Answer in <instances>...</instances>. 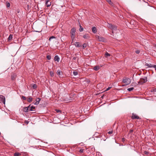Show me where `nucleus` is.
Here are the masks:
<instances>
[{"instance_id": "nucleus-1", "label": "nucleus", "mask_w": 156, "mask_h": 156, "mask_svg": "<svg viewBox=\"0 0 156 156\" xmlns=\"http://www.w3.org/2000/svg\"><path fill=\"white\" fill-rule=\"evenodd\" d=\"M147 81V77L146 76H144L143 78H141L139 81L138 82V83L142 84L146 82Z\"/></svg>"}, {"instance_id": "nucleus-2", "label": "nucleus", "mask_w": 156, "mask_h": 156, "mask_svg": "<svg viewBox=\"0 0 156 156\" xmlns=\"http://www.w3.org/2000/svg\"><path fill=\"white\" fill-rule=\"evenodd\" d=\"M108 27L112 30H116L117 29V27L112 24L108 23Z\"/></svg>"}, {"instance_id": "nucleus-3", "label": "nucleus", "mask_w": 156, "mask_h": 156, "mask_svg": "<svg viewBox=\"0 0 156 156\" xmlns=\"http://www.w3.org/2000/svg\"><path fill=\"white\" fill-rule=\"evenodd\" d=\"M123 83H125L126 85H129L131 83V80L129 78H126L123 80Z\"/></svg>"}, {"instance_id": "nucleus-4", "label": "nucleus", "mask_w": 156, "mask_h": 156, "mask_svg": "<svg viewBox=\"0 0 156 156\" xmlns=\"http://www.w3.org/2000/svg\"><path fill=\"white\" fill-rule=\"evenodd\" d=\"M0 102H2L4 104H5V98L2 95H0Z\"/></svg>"}, {"instance_id": "nucleus-5", "label": "nucleus", "mask_w": 156, "mask_h": 156, "mask_svg": "<svg viewBox=\"0 0 156 156\" xmlns=\"http://www.w3.org/2000/svg\"><path fill=\"white\" fill-rule=\"evenodd\" d=\"M131 118L133 119H140V117L138 116L134 113H133L132 114Z\"/></svg>"}, {"instance_id": "nucleus-6", "label": "nucleus", "mask_w": 156, "mask_h": 156, "mask_svg": "<svg viewBox=\"0 0 156 156\" xmlns=\"http://www.w3.org/2000/svg\"><path fill=\"white\" fill-rule=\"evenodd\" d=\"M98 39L99 41L102 42H104L105 40V38L103 37H100L99 36H98Z\"/></svg>"}, {"instance_id": "nucleus-7", "label": "nucleus", "mask_w": 156, "mask_h": 156, "mask_svg": "<svg viewBox=\"0 0 156 156\" xmlns=\"http://www.w3.org/2000/svg\"><path fill=\"white\" fill-rule=\"evenodd\" d=\"M30 106V105L28 107L24 108H23V111L26 112L30 111L29 108Z\"/></svg>"}, {"instance_id": "nucleus-8", "label": "nucleus", "mask_w": 156, "mask_h": 156, "mask_svg": "<svg viewBox=\"0 0 156 156\" xmlns=\"http://www.w3.org/2000/svg\"><path fill=\"white\" fill-rule=\"evenodd\" d=\"M16 75L15 73H12L11 75V80H15V78L16 77Z\"/></svg>"}, {"instance_id": "nucleus-9", "label": "nucleus", "mask_w": 156, "mask_h": 156, "mask_svg": "<svg viewBox=\"0 0 156 156\" xmlns=\"http://www.w3.org/2000/svg\"><path fill=\"white\" fill-rule=\"evenodd\" d=\"M76 31V29L75 28L73 27L72 28L71 30L70 33L71 34H75Z\"/></svg>"}, {"instance_id": "nucleus-10", "label": "nucleus", "mask_w": 156, "mask_h": 156, "mask_svg": "<svg viewBox=\"0 0 156 156\" xmlns=\"http://www.w3.org/2000/svg\"><path fill=\"white\" fill-rule=\"evenodd\" d=\"M83 37L85 39H87L90 38V36L89 34H86L83 35Z\"/></svg>"}, {"instance_id": "nucleus-11", "label": "nucleus", "mask_w": 156, "mask_h": 156, "mask_svg": "<svg viewBox=\"0 0 156 156\" xmlns=\"http://www.w3.org/2000/svg\"><path fill=\"white\" fill-rule=\"evenodd\" d=\"M91 30L92 32L94 34L97 33V29L95 27H93L91 28Z\"/></svg>"}, {"instance_id": "nucleus-12", "label": "nucleus", "mask_w": 156, "mask_h": 156, "mask_svg": "<svg viewBox=\"0 0 156 156\" xmlns=\"http://www.w3.org/2000/svg\"><path fill=\"white\" fill-rule=\"evenodd\" d=\"M154 65H152L151 64L146 63L145 65L146 66H147L148 67H153Z\"/></svg>"}, {"instance_id": "nucleus-13", "label": "nucleus", "mask_w": 156, "mask_h": 156, "mask_svg": "<svg viewBox=\"0 0 156 156\" xmlns=\"http://www.w3.org/2000/svg\"><path fill=\"white\" fill-rule=\"evenodd\" d=\"M60 58L58 55H56L54 57V60L55 61H57L58 62L59 61Z\"/></svg>"}, {"instance_id": "nucleus-14", "label": "nucleus", "mask_w": 156, "mask_h": 156, "mask_svg": "<svg viewBox=\"0 0 156 156\" xmlns=\"http://www.w3.org/2000/svg\"><path fill=\"white\" fill-rule=\"evenodd\" d=\"M75 45L78 47H80L82 46L80 44V43L77 42H75Z\"/></svg>"}, {"instance_id": "nucleus-15", "label": "nucleus", "mask_w": 156, "mask_h": 156, "mask_svg": "<svg viewBox=\"0 0 156 156\" xmlns=\"http://www.w3.org/2000/svg\"><path fill=\"white\" fill-rule=\"evenodd\" d=\"M49 0H46L45 4L47 5V7H48L50 6L51 5V2H50L49 4H48V2H49Z\"/></svg>"}, {"instance_id": "nucleus-16", "label": "nucleus", "mask_w": 156, "mask_h": 156, "mask_svg": "<svg viewBox=\"0 0 156 156\" xmlns=\"http://www.w3.org/2000/svg\"><path fill=\"white\" fill-rule=\"evenodd\" d=\"M5 5H6V6L7 8L9 7L10 6V3L8 1H7V2H5Z\"/></svg>"}, {"instance_id": "nucleus-17", "label": "nucleus", "mask_w": 156, "mask_h": 156, "mask_svg": "<svg viewBox=\"0 0 156 156\" xmlns=\"http://www.w3.org/2000/svg\"><path fill=\"white\" fill-rule=\"evenodd\" d=\"M57 74L58 75H61L62 74V72L61 71L58 70L57 72Z\"/></svg>"}, {"instance_id": "nucleus-18", "label": "nucleus", "mask_w": 156, "mask_h": 156, "mask_svg": "<svg viewBox=\"0 0 156 156\" xmlns=\"http://www.w3.org/2000/svg\"><path fill=\"white\" fill-rule=\"evenodd\" d=\"M100 68V67L99 66H96L94 67V69L95 70L97 71Z\"/></svg>"}, {"instance_id": "nucleus-19", "label": "nucleus", "mask_w": 156, "mask_h": 156, "mask_svg": "<svg viewBox=\"0 0 156 156\" xmlns=\"http://www.w3.org/2000/svg\"><path fill=\"white\" fill-rule=\"evenodd\" d=\"M110 5H113V3L111 0H106Z\"/></svg>"}, {"instance_id": "nucleus-20", "label": "nucleus", "mask_w": 156, "mask_h": 156, "mask_svg": "<svg viewBox=\"0 0 156 156\" xmlns=\"http://www.w3.org/2000/svg\"><path fill=\"white\" fill-rule=\"evenodd\" d=\"M83 28L82 27L81 25H80V28L79 29V30L80 32H81L83 31Z\"/></svg>"}, {"instance_id": "nucleus-21", "label": "nucleus", "mask_w": 156, "mask_h": 156, "mask_svg": "<svg viewBox=\"0 0 156 156\" xmlns=\"http://www.w3.org/2000/svg\"><path fill=\"white\" fill-rule=\"evenodd\" d=\"M21 154L19 152H16L14 154V156H19L21 155Z\"/></svg>"}, {"instance_id": "nucleus-22", "label": "nucleus", "mask_w": 156, "mask_h": 156, "mask_svg": "<svg viewBox=\"0 0 156 156\" xmlns=\"http://www.w3.org/2000/svg\"><path fill=\"white\" fill-rule=\"evenodd\" d=\"M35 108V107L32 106H31L30 108H29V111H32L33 110V109H34Z\"/></svg>"}, {"instance_id": "nucleus-23", "label": "nucleus", "mask_w": 156, "mask_h": 156, "mask_svg": "<svg viewBox=\"0 0 156 156\" xmlns=\"http://www.w3.org/2000/svg\"><path fill=\"white\" fill-rule=\"evenodd\" d=\"M12 38V35L11 34H10L9 35V37L8 38V40L9 41L11 40Z\"/></svg>"}, {"instance_id": "nucleus-24", "label": "nucleus", "mask_w": 156, "mask_h": 156, "mask_svg": "<svg viewBox=\"0 0 156 156\" xmlns=\"http://www.w3.org/2000/svg\"><path fill=\"white\" fill-rule=\"evenodd\" d=\"M32 98L31 97H29L28 98V99H27V101L29 102H32Z\"/></svg>"}, {"instance_id": "nucleus-25", "label": "nucleus", "mask_w": 156, "mask_h": 156, "mask_svg": "<svg viewBox=\"0 0 156 156\" xmlns=\"http://www.w3.org/2000/svg\"><path fill=\"white\" fill-rule=\"evenodd\" d=\"M137 85H138V84L135 82H133L131 84L132 86L134 87L136 86Z\"/></svg>"}, {"instance_id": "nucleus-26", "label": "nucleus", "mask_w": 156, "mask_h": 156, "mask_svg": "<svg viewBox=\"0 0 156 156\" xmlns=\"http://www.w3.org/2000/svg\"><path fill=\"white\" fill-rule=\"evenodd\" d=\"M110 56V54L108 53L107 52H106L105 54V57H108Z\"/></svg>"}, {"instance_id": "nucleus-27", "label": "nucleus", "mask_w": 156, "mask_h": 156, "mask_svg": "<svg viewBox=\"0 0 156 156\" xmlns=\"http://www.w3.org/2000/svg\"><path fill=\"white\" fill-rule=\"evenodd\" d=\"M134 88L133 87L129 88L127 89V90L129 91H131L134 89Z\"/></svg>"}, {"instance_id": "nucleus-28", "label": "nucleus", "mask_w": 156, "mask_h": 156, "mask_svg": "<svg viewBox=\"0 0 156 156\" xmlns=\"http://www.w3.org/2000/svg\"><path fill=\"white\" fill-rule=\"evenodd\" d=\"M87 44L84 43L83 45V49H84L85 48L87 47Z\"/></svg>"}, {"instance_id": "nucleus-29", "label": "nucleus", "mask_w": 156, "mask_h": 156, "mask_svg": "<svg viewBox=\"0 0 156 156\" xmlns=\"http://www.w3.org/2000/svg\"><path fill=\"white\" fill-rule=\"evenodd\" d=\"M50 76H54V73L52 71H51L50 72Z\"/></svg>"}, {"instance_id": "nucleus-30", "label": "nucleus", "mask_w": 156, "mask_h": 156, "mask_svg": "<svg viewBox=\"0 0 156 156\" xmlns=\"http://www.w3.org/2000/svg\"><path fill=\"white\" fill-rule=\"evenodd\" d=\"M41 100V99L39 98H37L36 99V101L38 102L39 103V102Z\"/></svg>"}, {"instance_id": "nucleus-31", "label": "nucleus", "mask_w": 156, "mask_h": 156, "mask_svg": "<svg viewBox=\"0 0 156 156\" xmlns=\"http://www.w3.org/2000/svg\"><path fill=\"white\" fill-rule=\"evenodd\" d=\"M33 88H34V89H36L37 88V85L36 84H34L33 85Z\"/></svg>"}, {"instance_id": "nucleus-32", "label": "nucleus", "mask_w": 156, "mask_h": 156, "mask_svg": "<svg viewBox=\"0 0 156 156\" xmlns=\"http://www.w3.org/2000/svg\"><path fill=\"white\" fill-rule=\"evenodd\" d=\"M51 58V56L50 55H48L47 56V58L48 60H50Z\"/></svg>"}, {"instance_id": "nucleus-33", "label": "nucleus", "mask_w": 156, "mask_h": 156, "mask_svg": "<svg viewBox=\"0 0 156 156\" xmlns=\"http://www.w3.org/2000/svg\"><path fill=\"white\" fill-rule=\"evenodd\" d=\"M55 37L54 36H51V37H50V38H49V41H51V40L52 39H53L54 38H55Z\"/></svg>"}, {"instance_id": "nucleus-34", "label": "nucleus", "mask_w": 156, "mask_h": 156, "mask_svg": "<svg viewBox=\"0 0 156 156\" xmlns=\"http://www.w3.org/2000/svg\"><path fill=\"white\" fill-rule=\"evenodd\" d=\"M73 74L74 76H76L78 74V73L77 72H73Z\"/></svg>"}, {"instance_id": "nucleus-35", "label": "nucleus", "mask_w": 156, "mask_h": 156, "mask_svg": "<svg viewBox=\"0 0 156 156\" xmlns=\"http://www.w3.org/2000/svg\"><path fill=\"white\" fill-rule=\"evenodd\" d=\"M83 151H84V150L83 149H81L80 151H79V152H80V153H83Z\"/></svg>"}, {"instance_id": "nucleus-36", "label": "nucleus", "mask_w": 156, "mask_h": 156, "mask_svg": "<svg viewBox=\"0 0 156 156\" xmlns=\"http://www.w3.org/2000/svg\"><path fill=\"white\" fill-rule=\"evenodd\" d=\"M55 111L57 113L61 112V111L60 110H59L58 109H57L55 110Z\"/></svg>"}, {"instance_id": "nucleus-37", "label": "nucleus", "mask_w": 156, "mask_h": 156, "mask_svg": "<svg viewBox=\"0 0 156 156\" xmlns=\"http://www.w3.org/2000/svg\"><path fill=\"white\" fill-rule=\"evenodd\" d=\"M22 98L24 100H26L27 99L24 96H22Z\"/></svg>"}, {"instance_id": "nucleus-38", "label": "nucleus", "mask_w": 156, "mask_h": 156, "mask_svg": "<svg viewBox=\"0 0 156 156\" xmlns=\"http://www.w3.org/2000/svg\"><path fill=\"white\" fill-rule=\"evenodd\" d=\"M152 92H156V88H155L154 89H153L152 90Z\"/></svg>"}, {"instance_id": "nucleus-39", "label": "nucleus", "mask_w": 156, "mask_h": 156, "mask_svg": "<svg viewBox=\"0 0 156 156\" xmlns=\"http://www.w3.org/2000/svg\"><path fill=\"white\" fill-rule=\"evenodd\" d=\"M25 123L27 124L29 123V121L28 120H25L24 122Z\"/></svg>"}, {"instance_id": "nucleus-40", "label": "nucleus", "mask_w": 156, "mask_h": 156, "mask_svg": "<svg viewBox=\"0 0 156 156\" xmlns=\"http://www.w3.org/2000/svg\"><path fill=\"white\" fill-rule=\"evenodd\" d=\"M135 52L137 54H139L140 52V51L139 50H136V51H135Z\"/></svg>"}, {"instance_id": "nucleus-41", "label": "nucleus", "mask_w": 156, "mask_h": 156, "mask_svg": "<svg viewBox=\"0 0 156 156\" xmlns=\"http://www.w3.org/2000/svg\"><path fill=\"white\" fill-rule=\"evenodd\" d=\"M71 38L72 40V41L73 42L74 39L75 38V37H73V36H71Z\"/></svg>"}, {"instance_id": "nucleus-42", "label": "nucleus", "mask_w": 156, "mask_h": 156, "mask_svg": "<svg viewBox=\"0 0 156 156\" xmlns=\"http://www.w3.org/2000/svg\"><path fill=\"white\" fill-rule=\"evenodd\" d=\"M76 34H71V36L74 37H75Z\"/></svg>"}, {"instance_id": "nucleus-43", "label": "nucleus", "mask_w": 156, "mask_h": 156, "mask_svg": "<svg viewBox=\"0 0 156 156\" xmlns=\"http://www.w3.org/2000/svg\"><path fill=\"white\" fill-rule=\"evenodd\" d=\"M133 129H130L129 131V133H132L133 132Z\"/></svg>"}, {"instance_id": "nucleus-44", "label": "nucleus", "mask_w": 156, "mask_h": 156, "mask_svg": "<svg viewBox=\"0 0 156 156\" xmlns=\"http://www.w3.org/2000/svg\"><path fill=\"white\" fill-rule=\"evenodd\" d=\"M111 88V87H109L107 88L106 89V91H108Z\"/></svg>"}, {"instance_id": "nucleus-45", "label": "nucleus", "mask_w": 156, "mask_h": 156, "mask_svg": "<svg viewBox=\"0 0 156 156\" xmlns=\"http://www.w3.org/2000/svg\"><path fill=\"white\" fill-rule=\"evenodd\" d=\"M77 57H73V59L74 60H76Z\"/></svg>"}, {"instance_id": "nucleus-46", "label": "nucleus", "mask_w": 156, "mask_h": 156, "mask_svg": "<svg viewBox=\"0 0 156 156\" xmlns=\"http://www.w3.org/2000/svg\"><path fill=\"white\" fill-rule=\"evenodd\" d=\"M39 103L38 102H37L36 101V102H35V103H34V105H37L38 104H39Z\"/></svg>"}, {"instance_id": "nucleus-47", "label": "nucleus", "mask_w": 156, "mask_h": 156, "mask_svg": "<svg viewBox=\"0 0 156 156\" xmlns=\"http://www.w3.org/2000/svg\"><path fill=\"white\" fill-rule=\"evenodd\" d=\"M112 131H109L108 132V133L110 134H112Z\"/></svg>"}, {"instance_id": "nucleus-48", "label": "nucleus", "mask_w": 156, "mask_h": 156, "mask_svg": "<svg viewBox=\"0 0 156 156\" xmlns=\"http://www.w3.org/2000/svg\"><path fill=\"white\" fill-rule=\"evenodd\" d=\"M122 140L123 142H124L125 141V139L124 138H122Z\"/></svg>"}, {"instance_id": "nucleus-49", "label": "nucleus", "mask_w": 156, "mask_h": 156, "mask_svg": "<svg viewBox=\"0 0 156 156\" xmlns=\"http://www.w3.org/2000/svg\"><path fill=\"white\" fill-rule=\"evenodd\" d=\"M144 153L145 154H148L149 153L147 151H145L144 152Z\"/></svg>"}, {"instance_id": "nucleus-50", "label": "nucleus", "mask_w": 156, "mask_h": 156, "mask_svg": "<svg viewBox=\"0 0 156 156\" xmlns=\"http://www.w3.org/2000/svg\"><path fill=\"white\" fill-rule=\"evenodd\" d=\"M154 68H155V70H156V65H154Z\"/></svg>"}, {"instance_id": "nucleus-51", "label": "nucleus", "mask_w": 156, "mask_h": 156, "mask_svg": "<svg viewBox=\"0 0 156 156\" xmlns=\"http://www.w3.org/2000/svg\"><path fill=\"white\" fill-rule=\"evenodd\" d=\"M87 82L88 83H89L90 82V81L89 80H87Z\"/></svg>"}, {"instance_id": "nucleus-52", "label": "nucleus", "mask_w": 156, "mask_h": 156, "mask_svg": "<svg viewBox=\"0 0 156 156\" xmlns=\"http://www.w3.org/2000/svg\"><path fill=\"white\" fill-rule=\"evenodd\" d=\"M79 26L80 25H81V24L80 22L79 23Z\"/></svg>"}, {"instance_id": "nucleus-53", "label": "nucleus", "mask_w": 156, "mask_h": 156, "mask_svg": "<svg viewBox=\"0 0 156 156\" xmlns=\"http://www.w3.org/2000/svg\"><path fill=\"white\" fill-rule=\"evenodd\" d=\"M103 96H102V97H101V98H103Z\"/></svg>"}]
</instances>
